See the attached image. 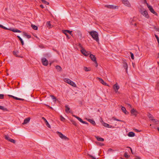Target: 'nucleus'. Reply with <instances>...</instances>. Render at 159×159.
Listing matches in <instances>:
<instances>
[{"mask_svg": "<svg viewBox=\"0 0 159 159\" xmlns=\"http://www.w3.org/2000/svg\"><path fill=\"white\" fill-rule=\"evenodd\" d=\"M89 34L92 36L93 39L97 42H99V39L98 33L96 31L89 32Z\"/></svg>", "mask_w": 159, "mask_h": 159, "instance_id": "obj_1", "label": "nucleus"}, {"mask_svg": "<svg viewBox=\"0 0 159 159\" xmlns=\"http://www.w3.org/2000/svg\"><path fill=\"white\" fill-rule=\"evenodd\" d=\"M64 81L65 82L70 85L74 87H76V85L75 83L69 79L65 78L64 79Z\"/></svg>", "mask_w": 159, "mask_h": 159, "instance_id": "obj_2", "label": "nucleus"}, {"mask_svg": "<svg viewBox=\"0 0 159 159\" xmlns=\"http://www.w3.org/2000/svg\"><path fill=\"white\" fill-rule=\"evenodd\" d=\"M130 113L131 116L135 117L137 116L138 112L136 109L133 108L130 111Z\"/></svg>", "mask_w": 159, "mask_h": 159, "instance_id": "obj_3", "label": "nucleus"}, {"mask_svg": "<svg viewBox=\"0 0 159 159\" xmlns=\"http://www.w3.org/2000/svg\"><path fill=\"white\" fill-rule=\"evenodd\" d=\"M140 12L142 15L144 16L146 18H148V12L146 10H144V9L141 10Z\"/></svg>", "mask_w": 159, "mask_h": 159, "instance_id": "obj_4", "label": "nucleus"}, {"mask_svg": "<svg viewBox=\"0 0 159 159\" xmlns=\"http://www.w3.org/2000/svg\"><path fill=\"white\" fill-rule=\"evenodd\" d=\"M147 7L148 8V9L152 13H153V14H154L156 16L157 15V13L154 11L153 9L152 8V7L151 6L149 5L148 4Z\"/></svg>", "mask_w": 159, "mask_h": 159, "instance_id": "obj_5", "label": "nucleus"}, {"mask_svg": "<svg viewBox=\"0 0 159 159\" xmlns=\"http://www.w3.org/2000/svg\"><path fill=\"white\" fill-rule=\"evenodd\" d=\"M41 62L42 64L44 66H46L48 64V61L45 58H43L41 59Z\"/></svg>", "mask_w": 159, "mask_h": 159, "instance_id": "obj_6", "label": "nucleus"}, {"mask_svg": "<svg viewBox=\"0 0 159 159\" xmlns=\"http://www.w3.org/2000/svg\"><path fill=\"white\" fill-rule=\"evenodd\" d=\"M4 137L5 139L8 140V141L10 142L11 143H16V141L15 140L11 139L10 138L9 136L7 135H5L4 136Z\"/></svg>", "mask_w": 159, "mask_h": 159, "instance_id": "obj_7", "label": "nucleus"}, {"mask_svg": "<svg viewBox=\"0 0 159 159\" xmlns=\"http://www.w3.org/2000/svg\"><path fill=\"white\" fill-rule=\"evenodd\" d=\"M101 122L103 126H105V127L108 128H113L114 127H112L111 125H109L108 124H107L106 123L104 122L102 120L101 121Z\"/></svg>", "mask_w": 159, "mask_h": 159, "instance_id": "obj_8", "label": "nucleus"}, {"mask_svg": "<svg viewBox=\"0 0 159 159\" xmlns=\"http://www.w3.org/2000/svg\"><path fill=\"white\" fill-rule=\"evenodd\" d=\"M119 88V86L118 85L117 83L113 85V88L116 93H117L118 92V90Z\"/></svg>", "mask_w": 159, "mask_h": 159, "instance_id": "obj_9", "label": "nucleus"}, {"mask_svg": "<svg viewBox=\"0 0 159 159\" xmlns=\"http://www.w3.org/2000/svg\"><path fill=\"white\" fill-rule=\"evenodd\" d=\"M81 52L85 56H87L89 54V53L87 52L84 48H82V49H81Z\"/></svg>", "mask_w": 159, "mask_h": 159, "instance_id": "obj_10", "label": "nucleus"}, {"mask_svg": "<svg viewBox=\"0 0 159 159\" xmlns=\"http://www.w3.org/2000/svg\"><path fill=\"white\" fill-rule=\"evenodd\" d=\"M13 53L14 55L16 57L20 58L23 57L22 56L19 55V52L18 51H14L13 52Z\"/></svg>", "mask_w": 159, "mask_h": 159, "instance_id": "obj_11", "label": "nucleus"}, {"mask_svg": "<svg viewBox=\"0 0 159 159\" xmlns=\"http://www.w3.org/2000/svg\"><path fill=\"white\" fill-rule=\"evenodd\" d=\"M105 7L110 9H116L117 6H114L113 5H105Z\"/></svg>", "mask_w": 159, "mask_h": 159, "instance_id": "obj_12", "label": "nucleus"}, {"mask_svg": "<svg viewBox=\"0 0 159 159\" xmlns=\"http://www.w3.org/2000/svg\"><path fill=\"white\" fill-rule=\"evenodd\" d=\"M122 3L125 6H129V2L128 0H122Z\"/></svg>", "mask_w": 159, "mask_h": 159, "instance_id": "obj_13", "label": "nucleus"}, {"mask_svg": "<svg viewBox=\"0 0 159 159\" xmlns=\"http://www.w3.org/2000/svg\"><path fill=\"white\" fill-rule=\"evenodd\" d=\"M98 79L102 84L104 85H107V84L105 83L103 80L101 78L97 77Z\"/></svg>", "mask_w": 159, "mask_h": 159, "instance_id": "obj_14", "label": "nucleus"}, {"mask_svg": "<svg viewBox=\"0 0 159 159\" xmlns=\"http://www.w3.org/2000/svg\"><path fill=\"white\" fill-rule=\"evenodd\" d=\"M30 117H28V118H27L25 119L24 120V122L22 123V124L24 125V124H25L28 123H29L30 122Z\"/></svg>", "mask_w": 159, "mask_h": 159, "instance_id": "obj_15", "label": "nucleus"}, {"mask_svg": "<svg viewBox=\"0 0 159 159\" xmlns=\"http://www.w3.org/2000/svg\"><path fill=\"white\" fill-rule=\"evenodd\" d=\"M89 57L94 62L96 61V57L93 55L91 54L90 55Z\"/></svg>", "mask_w": 159, "mask_h": 159, "instance_id": "obj_16", "label": "nucleus"}, {"mask_svg": "<svg viewBox=\"0 0 159 159\" xmlns=\"http://www.w3.org/2000/svg\"><path fill=\"white\" fill-rule=\"evenodd\" d=\"M42 119L44 120V121H45L47 126L48 127V128H50L51 126L48 123V122L47 121V120L46 119L44 118V117H42Z\"/></svg>", "mask_w": 159, "mask_h": 159, "instance_id": "obj_17", "label": "nucleus"}, {"mask_svg": "<svg viewBox=\"0 0 159 159\" xmlns=\"http://www.w3.org/2000/svg\"><path fill=\"white\" fill-rule=\"evenodd\" d=\"M123 67L125 69V71H126V73H128L127 70H128V66L127 63L126 62H125L124 63Z\"/></svg>", "mask_w": 159, "mask_h": 159, "instance_id": "obj_18", "label": "nucleus"}, {"mask_svg": "<svg viewBox=\"0 0 159 159\" xmlns=\"http://www.w3.org/2000/svg\"><path fill=\"white\" fill-rule=\"evenodd\" d=\"M65 111L66 113L70 112V111H69L70 110V108L68 107V106L67 105L65 106Z\"/></svg>", "mask_w": 159, "mask_h": 159, "instance_id": "obj_19", "label": "nucleus"}, {"mask_svg": "<svg viewBox=\"0 0 159 159\" xmlns=\"http://www.w3.org/2000/svg\"><path fill=\"white\" fill-rule=\"evenodd\" d=\"M46 25L49 28H51L53 27V25H51L50 21H47L46 23Z\"/></svg>", "mask_w": 159, "mask_h": 159, "instance_id": "obj_20", "label": "nucleus"}, {"mask_svg": "<svg viewBox=\"0 0 159 159\" xmlns=\"http://www.w3.org/2000/svg\"><path fill=\"white\" fill-rule=\"evenodd\" d=\"M95 137L97 139V140L98 141H104V139H103L100 138L98 136H96Z\"/></svg>", "mask_w": 159, "mask_h": 159, "instance_id": "obj_21", "label": "nucleus"}, {"mask_svg": "<svg viewBox=\"0 0 159 159\" xmlns=\"http://www.w3.org/2000/svg\"><path fill=\"white\" fill-rule=\"evenodd\" d=\"M88 120L93 125H96V123L93 120L89 119Z\"/></svg>", "mask_w": 159, "mask_h": 159, "instance_id": "obj_22", "label": "nucleus"}, {"mask_svg": "<svg viewBox=\"0 0 159 159\" xmlns=\"http://www.w3.org/2000/svg\"><path fill=\"white\" fill-rule=\"evenodd\" d=\"M56 68L58 71H61L62 69L61 67L58 65L56 66Z\"/></svg>", "mask_w": 159, "mask_h": 159, "instance_id": "obj_23", "label": "nucleus"}, {"mask_svg": "<svg viewBox=\"0 0 159 159\" xmlns=\"http://www.w3.org/2000/svg\"><path fill=\"white\" fill-rule=\"evenodd\" d=\"M60 138L61 139H64L65 140H67L68 139L67 137L63 135V134L61 136Z\"/></svg>", "mask_w": 159, "mask_h": 159, "instance_id": "obj_24", "label": "nucleus"}, {"mask_svg": "<svg viewBox=\"0 0 159 159\" xmlns=\"http://www.w3.org/2000/svg\"><path fill=\"white\" fill-rule=\"evenodd\" d=\"M10 30L14 32H17V33H21V31H20L17 29H13L12 30Z\"/></svg>", "mask_w": 159, "mask_h": 159, "instance_id": "obj_25", "label": "nucleus"}, {"mask_svg": "<svg viewBox=\"0 0 159 159\" xmlns=\"http://www.w3.org/2000/svg\"><path fill=\"white\" fill-rule=\"evenodd\" d=\"M121 109L122 111L123 112H124L125 114H127L128 112H127V111H126V109L124 107H121Z\"/></svg>", "mask_w": 159, "mask_h": 159, "instance_id": "obj_26", "label": "nucleus"}, {"mask_svg": "<svg viewBox=\"0 0 159 159\" xmlns=\"http://www.w3.org/2000/svg\"><path fill=\"white\" fill-rule=\"evenodd\" d=\"M151 120H152L153 121V122L154 123H155L156 124H157L159 123V121L157 120V119H151Z\"/></svg>", "mask_w": 159, "mask_h": 159, "instance_id": "obj_27", "label": "nucleus"}, {"mask_svg": "<svg viewBox=\"0 0 159 159\" xmlns=\"http://www.w3.org/2000/svg\"><path fill=\"white\" fill-rule=\"evenodd\" d=\"M0 109L4 111H7V108H5L4 107L1 106H0Z\"/></svg>", "mask_w": 159, "mask_h": 159, "instance_id": "obj_28", "label": "nucleus"}, {"mask_svg": "<svg viewBox=\"0 0 159 159\" xmlns=\"http://www.w3.org/2000/svg\"><path fill=\"white\" fill-rule=\"evenodd\" d=\"M17 37L20 40V41L21 43V44H22V45H23L24 43V42H23V41L22 40V39L20 37V36H17Z\"/></svg>", "mask_w": 159, "mask_h": 159, "instance_id": "obj_29", "label": "nucleus"}, {"mask_svg": "<svg viewBox=\"0 0 159 159\" xmlns=\"http://www.w3.org/2000/svg\"><path fill=\"white\" fill-rule=\"evenodd\" d=\"M31 27H32V28L34 30H37V29H38V27L34 25H32Z\"/></svg>", "mask_w": 159, "mask_h": 159, "instance_id": "obj_30", "label": "nucleus"}, {"mask_svg": "<svg viewBox=\"0 0 159 159\" xmlns=\"http://www.w3.org/2000/svg\"><path fill=\"white\" fill-rule=\"evenodd\" d=\"M135 135V134L133 132H130L129 133V136L130 137H132L134 136Z\"/></svg>", "mask_w": 159, "mask_h": 159, "instance_id": "obj_31", "label": "nucleus"}, {"mask_svg": "<svg viewBox=\"0 0 159 159\" xmlns=\"http://www.w3.org/2000/svg\"><path fill=\"white\" fill-rule=\"evenodd\" d=\"M50 97L52 98V99L53 100V101L56 102V98L54 96L52 95H50Z\"/></svg>", "mask_w": 159, "mask_h": 159, "instance_id": "obj_32", "label": "nucleus"}, {"mask_svg": "<svg viewBox=\"0 0 159 159\" xmlns=\"http://www.w3.org/2000/svg\"><path fill=\"white\" fill-rule=\"evenodd\" d=\"M41 1L44 4L48 5L49 3L48 2H47L45 0H41Z\"/></svg>", "mask_w": 159, "mask_h": 159, "instance_id": "obj_33", "label": "nucleus"}, {"mask_svg": "<svg viewBox=\"0 0 159 159\" xmlns=\"http://www.w3.org/2000/svg\"><path fill=\"white\" fill-rule=\"evenodd\" d=\"M90 69L89 68H88L87 67H84V70L86 71H88L89 70H90Z\"/></svg>", "mask_w": 159, "mask_h": 159, "instance_id": "obj_34", "label": "nucleus"}, {"mask_svg": "<svg viewBox=\"0 0 159 159\" xmlns=\"http://www.w3.org/2000/svg\"><path fill=\"white\" fill-rule=\"evenodd\" d=\"M64 32H66V33H69L70 35H71V33L72 32V31H69L68 30H64Z\"/></svg>", "mask_w": 159, "mask_h": 159, "instance_id": "obj_35", "label": "nucleus"}, {"mask_svg": "<svg viewBox=\"0 0 159 159\" xmlns=\"http://www.w3.org/2000/svg\"><path fill=\"white\" fill-rule=\"evenodd\" d=\"M130 56L131 59H134V55L133 53L131 52H130Z\"/></svg>", "mask_w": 159, "mask_h": 159, "instance_id": "obj_36", "label": "nucleus"}, {"mask_svg": "<svg viewBox=\"0 0 159 159\" xmlns=\"http://www.w3.org/2000/svg\"><path fill=\"white\" fill-rule=\"evenodd\" d=\"M57 134L60 137L63 135V134L59 132L58 131H57Z\"/></svg>", "mask_w": 159, "mask_h": 159, "instance_id": "obj_37", "label": "nucleus"}, {"mask_svg": "<svg viewBox=\"0 0 159 159\" xmlns=\"http://www.w3.org/2000/svg\"><path fill=\"white\" fill-rule=\"evenodd\" d=\"M14 99H15L16 100H22L23 101L24 100V99H23L19 98H17L16 97H14Z\"/></svg>", "mask_w": 159, "mask_h": 159, "instance_id": "obj_38", "label": "nucleus"}, {"mask_svg": "<svg viewBox=\"0 0 159 159\" xmlns=\"http://www.w3.org/2000/svg\"><path fill=\"white\" fill-rule=\"evenodd\" d=\"M124 156L126 158H128L129 157V156L126 152L124 154Z\"/></svg>", "mask_w": 159, "mask_h": 159, "instance_id": "obj_39", "label": "nucleus"}, {"mask_svg": "<svg viewBox=\"0 0 159 159\" xmlns=\"http://www.w3.org/2000/svg\"><path fill=\"white\" fill-rule=\"evenodd\" d=\"M24 35L26 37L28 38L29 39L30 38L31 36L30 35L27 34L26 33H25L24 34Z\"/></svg>", "mask_w": 159, "mask_h": 159, "instance_id": "obj_40", "label": "nucleus"}, {"mask_svg": "<svg viewBox=\"0 0 159 159\" xmlns=\"http://www.w3.org/2000/svg\"><path fill=\"white\" fill-rule=\"evenodd\" d=\"M148 116L149 118L151 119V120L152 119H153V116L151 114H149Z\"/></svg>", "mask_w": 159, "mask_h": 159, "instance_id": "obj_41", "label": "nucleus"}, {"mask_svg": "<svg viewBox=\"0 0 159 159\" xmlns=\"http://www.w3.org/2000/svg\"><path fill=\"white\" fill-rule=\"evenodd\" d=\"M60 119L62 121H64L65 120V118L63 117L62 116H60Z\"/></svg>", "mask_w": 159, "mask_h": 159, "instance_id": "obj_42", "label": "nucleus"}, {"mask_svg": "<svg viewBox=\"0 0 159 159\" xmlns=\"http://www.w3.org/2000/svg\"><path fill=\"white\" fill-rule=\"evenodd\" d=\"M62 32L63 33H64L66 36L67 38L68 39H69L70 38V37H69L68 34H67V33L66 32H64V30H62Z\"/></svg>", "mask_w": 159, "mask_h": 159, "instance_id": "obj_43", "label": "nucleus"}, {"mask_svg": "<svg viewBox=\"0 0 159 159\" xmlns=\"http://www.w3.org/2000/svg\"><path fill=\"white\" fill-rule=\"evenodd\" d=\"M71 122L72 123V124L74 125H75V126H76L77 125V123L74 121H73V120H71Z\"/></svg>", "mask_w": 159, "mask_h": 159, "instance_id": "obj_44", "label": "nucleus"}, {"mask_svg": "<svg viewBox=\"0 0 159 159\" xmlns=\"http://www.w3.org/2000/svg\"><path fill=\"white\" fill-rule=\"evenodd\" d=\"M77 119L81 122L82 123L83 121L80 118V117H77Z\"/></svg>", "mask_w": 159, "mask_h": 159, "instance_id": "obj_45", "label": "nucleus"}, {"mask_svg": "<svg viewBox=\"0 0 159 159\" xmlns=\"http://www.w3.org/2000/svg\"><path fill=\"white\" fill-rule=\"evenodd\" d=\"M155 37L157 39L158 43H159V39L158 36L157 35L155 34Z\"/></svg>", "mask_w": 159, "mask_h": 159, "instance_id": "obj_46", "label": "nucleus"}, {"mask_svg": "<svg viewBox=\"0 0 159 159\" xmlns=\"http://www.w3.org/2000/svg\"><path fill=\"white\" fill-rule=\"evenodd\" d=\"M4 98V95L2 94H0V99H2Z\"/></svg>", "mask_w": 159, "mask_h": 159, "instance_id": "obj_47", "label": "nucleus"}, {"mask_svg": "<svg viewBox=\"0 0 159 159\" xmlns=\"http://www.w3.org/2000/svg\"><path fill=\"white\" fill-rule=\"evenodd\" d=\"M130 150H131V153H132V154L133 155H134V154H135V152H134L132 148L130 147Z\"/></svg>", "mask_w": 159, "mask_h": 159, "instance_id": "obj_48", "label": "nucleus"}, {"mask_svg": "<svg viewBox=\"0 0 159 159\" xmlns=\"http://www.w3.org/2000/svg\"><path fill=\"white\" fill-rule=\"evenodd\" d=\"M79 47L81 49H82V48H83L82 45L80 44V43L79 44Z\"/></svg>", "mask_w": 159, "mask_h": 159, "instance_id": "obj_49", "label": "nucleus"}, {"mask_svg": "<svg viewBox=\"0 0 159 159\" xmlns=\"http://www.w3.org/2000/svg\"><path fill=\"white\" fill-rule=\"evenodd\" d=\"M97 144H99L100 146H102L103 145V144L102 143H99V142H98L97 143Z\"/></svg>", "mask_w": 159, "mask_h": 159, "instance_id": "obj_50", "label": "nucleus"}, {"mask_svg": "<svg viewBox=\"0 0 159 159\" xmlns=\"http://www.w3.org/2000/svg\"><path fill=\"white\" fill-rule=\"evenodd\" d=\"M8 96L10 97L13 98L14 99V97H15V96H14L12 95H8Z\"/></svg>", "mask_w": 159, "mask_h": 159, "instance_id": "obj_51", "label": "nucleus"}, {"mask_svg": "<svg viewBox=\"0 0 159 159\" xmlns=\"http://www.w3.org/2000/svg\"><path fill=\"white\" fill-rule=\"evenodd\" d=\"M143 3L144 4H147V5L148 4V3H147V1H146V0H144V2H143Z\"/></svg>", "mask_w": 159, "mask_h": 159, "instance_id": "obj_52", "label": "nucleus"}, {"mask_svg": "<svg viewBox=\"0 0 159 159\" xmlns=\"http://www.w3.org/2000/svg\"><path fill=\"white\" fill-rule=\"evenodd\" d=\"M2 28H3V29H5V30H9V29H8L7 28L4 27V26H3V27H2Z\"/></svg>", "mask_w": 159, "mask_h": 159, "instance_id": "obj_53", "label": "nucleus"}, {"mask_svg": "<svg viewBox=\"0 0 159 159\" xmlns=\"http://www.w3.org/2000/svg\"><path fill=\"white\" fill-rule=\"evenodd\" d=\"M90 157H91L93 159H96V158H95L94 157H93V156H92V155H90Z\"/></svg>", "mask_w": 159, "mask_h": 159, "instance_id": "obj_54", "label": "nucleus"}, {"mask_svg": "<svg viewBox=\"0 0 159 159\" xmlns=\"http://www.w3.org/2000/svg\"><path fill=\"white\" fill-rule=\"evenodd\" d=\"M83 124H88V123L85 121H83V122L82 123Z\"/></svg>", "mask_w": 159, "mask_h": 159, "instance_id": "obj_55", "label": "nucleus"}, {"mask_svg": "<svg viewBox=\"0 0 159 159\" xmlns=\"http://www.w3.org/2000/svg\"><path fill=\"white\" fill-rule=\"evenodd\" d=\"M114 120H117V121H121L120 120H118V119H116V118H115L114 119Z\"/></svg>", "mask_w": 159, "mask_h": 159, "instance_id": "obj_56", "label": "nucleus"}, {"mask_svg": "<svg viewBox=\"0 0 159 159\" xmlns=\"http://www.w3.org/2000/svg\"><path fill=\"white\" fill-rule=\"evenodd\" d=\"M94 62L96 64V67H97L98 65L97 61H95Z\"/></svg>", "mask_w": 159, "mask_h": 159, "instance_id": "obj_57", "label": "nucleus"}, {"mask_svg": "<svg viewBox=\"0 0 159 159\" xmlns=\"http://www.w3.org/2000/svg\"><path fill=\"white\" fill-rule=\"evenodd\" d=\"M40 7L42 8H44V7H43V5H40Z\"/></svg>", "mask_w": 159, "mask_h": 159, "instance_id": "obj_58", "label": "nucleus"}, {"mask_svg": "<svg viewBox=\"0 0 159 159\" xmlns=\"http://www.w3.org/2000/svg\"><path fill=\"white\" fill-rule=\"evenodd\" d=\"M3 26L2 25L0 24V28H2V27H3Z\"/></svg>", "mask_w": 159, "mask_h": 159, "instance_id": "obj_59", "label": "nucleus"}, {"mask_svg": "<svg viewBox=\"0 0 159 159\" xmlns=\"http://www.w3.org/2000/svg\"><path fill=\"white\" fill-rule=\"evenodd\" d=\"M135 130L137 132H139V130H138V129H135Z\"/></svg>", "mask_w": 159, "mask_h": 159, "instance_id": "obj_60", "label": "nucleus"}, {"mask_svg": "<svg viewBox=\"0 0 159 159\" xmlns=\"http://www.w3.org/2000/svg\"><path fill=\"white\" fill-rule=\"evenodd\" d=\"M156 30L158 31H159V28H157Z\"/></svg>", "mask_w": 159, "mask_h": 159, "instance_id": "obj_61", "label": "nucleus"}, {"mask_svg": "<svg viewBox=\"0 0 159 159\" xmlns=\"http://www.w3.org/2000/svg\"><path fill=\"white\" fill-rule=\"evenodd\" d=\"M74 116L75 117V118H77V117H77V116Z\"/></svg>", "mask_w": 159, "mask_h": 159, "instance_id": "obj_62", "label": "nucleus"}, {"mask_svg": "<svg viewBox=\"0 0 159 159\" xmlns=\"http://www.w3.org/2000/svg\"><path fill=\"white\" fill-rule=\"evenodd\" d=\"M136 159H140V158L139 157H137V158H136Z\"/></svg>", "mask_w": 159, "mask_h": 159, "instance_id": "obj_63", "label": "nucleus"}, {"mask_svg": "<svg viewBox=\"0 0 159 159\" xmlns=\"http://www.w3.org/2000/svg\"><path fill=\"white\" fill-rule=\"evenodd\" d=\"M127 135L128 136H129V135H130V134H129V132L128 133Z\"/></svg>", "mask_w": 159, "mask_h": 159, "instance_id": "obj_64", "label": "nucleus"}]
</instances>
